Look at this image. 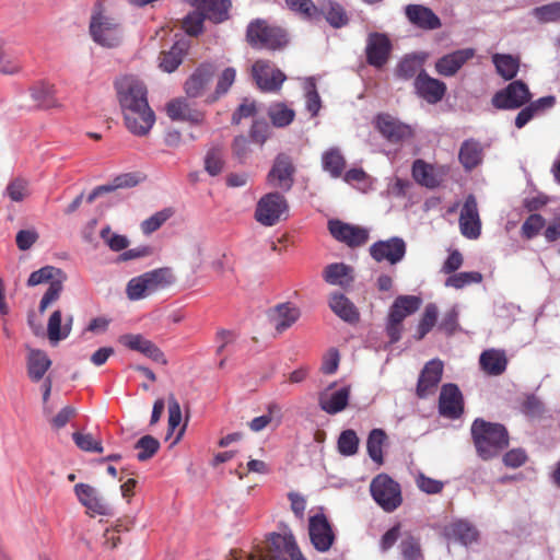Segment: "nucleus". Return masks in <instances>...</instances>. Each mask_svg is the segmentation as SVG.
I'll use <instances>...</instances> for the list:
<instances>
[{
	"label": "nucleus",
	"instance_id": "f257e3e1",
	"mask_svg": "<svg viewBox=\"0 0 560 560\" xmlns=\"http://www.w3.org/2000/svg\"><path fill=\"white\" fill-rule=\"evenodd\" d=\"M115 88L126 128L139 137L148 135L155 114L149 105L144 83L133 75H125L116 80Z\"/></svg>",
	"mask_w": 560,
	"mask_h": 560
},
{
	"label": "nucleus",
	"instance_id": "f03ea898",
	"mask_svg": "<svg viewBox=\"0 0 560 560\" xmlns=\"http://www.w3.org/2000/svg\"><path fill=\"white\" fill-rule=\"evenodd\" d=\"M470 433L477 455L482 460L497 457L509 445V433L503 424L475 419Z\"/></svg>",
	"mask_w": 560,
	"mask_h": 560
},
{
	"label": "nucleus",
	"instance_id": "7ed1b4c3",
	"mask_svg": "<svg viewBox=\"0 0 560 560\" xmlns=\"http://www.w3.org/2000/svg\"><path fill=\"white\" fill-rule=\"evenodd\" d=\"M90 34L100 46L114 48L121 44L124 31L120 22L115 16L105 13L101 4H97L91 15Z\"/></svg>",
	"mask_w": 560,
	"mask_h": 560
},
{
	"label": "nucleus",
	"instance_id": "20e7f679",
	"mask_svg": "<svg viewBox=\"0 0 560 560\" xmlns=\"http://www.w3.org/2000/svg\"><path fill=\"white\" fill-rule=\"evenodd\" d=\"M173 281L174 278L171 269H154L131 278L127 283L126 293L129 300L139 301L161 289L166 288L173 283Z\"/></svg>",
	"mask_w": 560,
	"mask_h": 560
},
{
	"label": "nucleus",
	"instance_id": "39448f33",
	"mask_svg": "<svg viewBox=\"0 0 560 560\" xmlns=\"http://www.w3.org/2000/svg\"><path fill=\"white\" fill-rule=\"evenodd\" d=\"M370 492L373 500L388 513L398 509L402 502L399 483L385 474H380L373 478Z\"/></svg>",
	"mask_w": 560,
	"mask_h": 560
},
{
	"label": "nucleus",
	"instance_id": "423d86ee",
	"mask_svg": "<svg viewBox=\"0 0 560 560\" xmlns=\"http://www.w3.org/2000/svg\"><path fill=\"white\" fill-rule=\"evenodd\" d=\"M530 100L528 85L522 80H514L493 94L491 104L500 110H514L522 108Z\"/></svg>",
	"mask_w": 560,
	"mask_h": 560
},
{
	"label": "nucleus",
	"instance_id": "0eeeda50",
	"mask_svg": "<svg viewBox=\"0 0 560 560\" xmlns=\"http://www.w3.org/2000/svg\"><path fill=\"white\" fill-rule=\"evenodd\" d=\"M246 37L248 43L256 48L276 49L287 43L283 30L270 26L264 20H256L247 26Z\"/></svg>",
	"mask_w": 560,
	"mask_h": 560
},
{
	"label": "nucleus",
	"instance_id": "6e6552de",
	"mask_svg": "<svg viewBox=\"0 0 560 560\" xmlns=\"http://www.w3.org/2000/svg\"><path fill=\"white\" fill-rule=\"evenodd\" d=\"M288 211V203L279 191L262 196L257 202L255 219L265 226L275 225Z\"/></svg>",
	"mask_w": 560,
	"mask_h": 560
},
{
	"label": "nucleus",
	"instance_id": "1a4fd4ad",
	"mask_svg": "<svg viewBox=\"0 0 560 560\" xmlns=\"http://www.w3.org/2000/svg\"><path fill=\"white\" fill-rule=\"evenodd\" d=\"M406 252V242L398 236L377 241L369 248L370 256L376 262L387 261L390 265L400 262L405 258Z\"/></svg>",
	"mask_w": 560,
	"mask_h": 560
},
{
	"label": "nucleus",
	"instance_id": "9d476101",
	"mask_svg": "<svg viewBox=\"0 0 560 560\" xmlns=\"http://www.w3.org/2000/svg\"><path fill=\"white\" fill-rule=\"evenodd\" d=\"M328 228L334 238L352 248L363 246L370 237V229L345 223L340 220H330Z\"/></svg>",
	"mask_w": 560,
	"mask_h": 560
},
{
	"label": "nucleus",
	"instance_id": "9b49d317",
	"mask_svg": "<svg viewBox=\"0 0 560 560\" xmlns=\"http://www.w3.org/2000/svg\"><path fill=\"white\" fill-rule=\"evenodd\" d=\"M252 75L264 92H277L285 80L284 73L267 60H257L252 67Z\"/></svg>",
	"mask_w": 560,
	"mask_h": 560
},
{
	"label": "nucleus",
	"instance_id": "f8f14e48",
	"mask_svg": "<svg viewBox=\"0 0 560 560\" xmlns=\"http://www.w3.org/2000/svg\"><path fill=\"white\" fill-rule=\"evenodd\" d=\"M295 167L291 158L284 153L276 156L272 167L267 175L268 184L282 191H289L294 183Z\"/></svg>",
	"mask_w": 560,
	"mask_h": 560
},
{
	"label": "nucleus",
	"instance_id": "ddd939ff",
	"mask_svg": "<svg viewBox=\"0 0 560 560\" xmlns=\"http://www.w3.org/2000/svg\"><path fill=\"white\" fill-rule=\"evenodd\" d=\"M308 534L312 545L320 552L328 551L335 541L331 525L323 513L310 517Z\"/></svg>",
	"mask_w": 560,
	"mask_h": 560
},
{
	"label": "nucleus",
	"instance_id": "4468645a",
	"mask_svg": "<svg viewBox=\"0 0 560 560\" xmlns=\"http://www.w3.org/2000/svg\"><path fill=\"white\" fill-rule=\"evenodd\" d=\"M464 411L463 395L457 385L444 384L439 397V412L447 419H458Z\"/></svg>",
	"mask_w": 560,
	"mask_h": 560
},
{
	"label": "nucleus",
	"instance_id": "2eb2a0df",
	"mask_svg": "<svg viewBox=\"0 0 560 560\" xmlns=\"http://www.w3.org/2000/svg\"><path fill=\"white\" fill-rule=\"evenodd\" d=\"M336 384L328 385L318 394V406L328 415H337L343 411L350 398V387L342 386L335 389Z\"/></svg>",
	"mask_w": 560,
	"mask_h": 560
},
{
	"label": "nucleus",
	"instance_id": "dca6fc26",
	"mask_svg": "<svg viewBox=\"0 0 560 560\" xmlns=\"http://www.w3.org/2000/svg\"><path fill=\"white\" fill-rule=\"evenodd\" d=\"M459 228L462 234L467 238L476 240L480 235L481 222L479 218L477 200L472 195H469L466 198L460 209Z\"/></svg>",
	"mask_w": 560,
	"mask_h": 560
},
{
	"label": "nucleus",
	"instance_id": "f3484780",
	"mask_svg": "<svg viewBox=\"0 0 560 560\" xmlns=\"http://www.w3.org/2000/svg\"><path fill=\"white\" fill-rule=\"evenodd\" d=\"M444 364L440 359H432L423 366L417 384V395L424 398L432 394L441 382Z\"/></svg>",
	"mask_w": 560,
	"mask_h": 560
},
{
	"label": "nucleus",
	"instance_id": "a211bd4d",
	"mask_svg": "<svg viewBox=\"0 0 560 560\" xmlns=\"http://www.w3.org/2000/svg\"><path fill=\"white\" fill-rule=\"evenodd\" d=\"M417 94L429 104L439 103L446 92L444 82L431 78L424 70H421L413 82Z\"/></svg>",
	"mask_w": 560,
	"mask_h": 560
},
{
	"label": "nucleus",
	"instance_id": "6ab92c4d",
	"mask_svg": "<svg viewBox=\"0 0 560 560\" xmlns=\"http://www.w3.org/2000/svg\"><path fill=\"white\" fill-rule=\"evenodd\" d=\"M392 44L386 35L371 33L366 39V60L375 68H382L388 60Z\"/></svg>",
	"mask_w": 560,
	"mask_h": 560
},
{
	"label": "nucleus",
	"instance_id": "aec40b11",
	"mask_svg": "<svg viewBox=\"0 0 560 560\" xmlns=\"http://www.w3.org/2000/svg\"><path fill=\"white\" fill-rule=\"evenodd\" d=\"M474 48H462L446 54L435 62V70L443 77H453L470 59L475 57Z\"/></svg>",
	"mask_w": 560,
	"mask_h": 560
},
{
	"label": "nucleus",
	"instance_id": "412c9836",
	"mask_svg": "<svg viewBox=\"0 0 560 560\" xmlns=\"http://www.w3.org/2000/svg\"><path fill=\"white\" fill-rule=\"evenodd\" d=\"M74 493L79 502L88 509L89 512L97 515H108L110 508L98 491L88 483H77Z\"/></svg>",
	"mask_w": 560,
	"mask_h": 560
},
{
	"label": "nucleus",
	"instance_id": "4be33fe9",
	"mask_svg": "<svg viewBox=\"0 0 560 560\" xmlns=\"http://www.w3.org/2000/svg\"><path fill=\"white\" fill-rule=\"evenodd\" d=\"M444 535L447 539L454 540L465 547L477 542L479 538V532L476 526L464 518H457L445 526Z\"/></svg>",
	"mask_w": 560,
	"mask_h": 560
},
{
	"label": "nucleus",
	"instance_id": "5701e85b",
	"mask_svg": "<svg viewBox=\"0 0 560 560\" xmlns=\"http://www.w3.org/2000/svg\"><path fill=\"white\" fill-rule=\"evenodd\" d=\"M376 127L393 143H397L411 135V129L408 125L400 122L388 114H381L376 117Z\"/></svg>",
	"mask_w": 560,
	"mask_h": 560
},
{
	"label": "nucleus",
	"instance_id": "b1692460",
	"mask_svg": "<svg viewBox=\"0 0 560 560\" xmlns=\"http://www.w3.org/2000/svg\"><path fill=\"white\" fill-rule=\"evenodd\" d=\"M408 21L422 30L433 31L441 27L440 18L430 9L421 4H408L405 7Z\"/></svg>",
	"mask_w": 560,
	"mask_h": 560
},
{
	"label": "nucleus",
	"instance_id": "393cba45",
	"mask_svg": "<svg viewBox=\"0 0 560 560\" xmlns=\"http://www.w3.org/2000/svg\"><path fill=\"white\" fill-rule=\"evenodd\" d=\"M267 544V559H269L270 555L288 553L291 560H306L299 550L292 535L271 533Z\"/></svg>",
	"mask_w": 560,
	"mask_h": 560
},
{
	"label": "nucleus",
	"instance_id": "a878e982",
	"mask_svg": "<svg viewBox=\"0 0 560 560\" xmlns=\"http://www.w3.org/2000/svg\"><path fill=\"white\" fill-rule=\"evenodd\" d=\"M214 73L215 67L212 63L200 65L185 83L186 94L189 97L201 96L212 81Z\"/></svg>",
	"mask_w": 560,
	"mask_h": 560
},
{
	"label": "nucleus",
	"instance_id": "bb28decb",
	"mask_svg": "<svg viewBox=\"0 0 560 560\" xmlns=\"http://www.w3.org/2000/svg\"><path fill=\"white\" fill-rule=\"evenodd\" d=\"M300 310L292 303L285 302L276 305L268 312V317L278 332L290 328L300 317Z\"/></svg>",
	"mask_w": 560,
	"mask_h": 560
},
{
	"label": "nucleus",
	"instance_id": "cd10ccee",
	"mask_svg": "<svg viewBox=\"0 0 560 560\" xmlns=\"http://www.w3.org/2000/svg\"><path fill=\"white\" fill-rule=\"evenodd\" d=\"M167 116L172 120L188 121L199 125L203 121V113L191 107L186 98L179 97L166 105Z\"/></svg>",
	"mask_w": 560,
	"mask_h": 560
},
{
	"label": "nucleus",
	"instance_id": "c85d7f7f",
	"mask_svg": "<svg viewBox=\"0 0 560 560\" xmlns=\"http://www.w3.org/2000/svg\"><path fill=\"white\" fill-rule=\"evenodd\" d=\"M189 3L213 23H221L229 19L230 0H189Z\"/></svg>",
	"mask_w": 560,
	"mask_h": 560
},
{
	"label": "nucleus",
	"instance_id": "c756f323",
	"mask_svg": "<svg viewBox=\"0 0 560 560\" xmlns=\"http://www.w3.org/2000/svg\"><path fill=\"white\" fill-rule=\"evenodd\" d=\"M322 168L331 178H339L346 168V159L338 147H331L322 153Z\"/></svg>",
	"mask_w": 560,
	"mask_h": 560
},
{
	"label": "nucleus",
	"instance_id": "7c9ffc66",
	"mask_svg": "<svg viewBox=\"0 0 560 560\" xmlns=\"http://www.w3.org/2000/svg\"><path fill=\"white\" fill-rule=\"evenodd\" d=\"M61 312L59 310L54 311L47 323V336L49 341L54 345L68 338L71 332L73 317L71 315L68 316L63 325H61Z\"/></svg>",
	"mask_w": 560,
	"mask_h": 560
},
{
	"label": "nucleus",
	"instance_id": "2f4dec72",
	"mask_svg": "<svg viewBox=\"0 0 560 560\" xmlns=\"http://www.w3.org/2000/svg\"><path fill=\"white\" fill-rule=\"evenodd\" d=\"M479 363L487 374L500 375L505 371L508 360L503 350L488 349L480 354Z\"/></svg>",
	"mask_w": 560,
	"mask_h": 560
},
{
	"label": "nucleus",
	"instance_id": "473e14b6",
	"mask_svg": "<svg viewBox=\"0 0 560 560\" xmlns=\"http://www.w3.org/2000/svg\"><path fill=\"white\" fill-rule=\"evenodd\" d=\"M412 177L418 184L427 188H435L442 180L435 168L420 159L412 164Z\"/></svg>",
	"mask_w": 560,
	"mask_h": 560
},
{
	"label": "nucleus",
	"instance_id": "72a5a7b5",
	"mask_svg": "<svg viewBox=\"0 0 560 560\" xmlns=\"http://www.w3.org/2000/svg\"><path fill=\"white\" fill-rule=\"evenodd\" d=\"M331 311L342 320L354 324L359 320V312L354 304L341 293H335L329 301Z\"/></svg>",
	"mask_w": 560,
	"mask_h": 560
},
{
	"label": "nucleus",
	"instance_id": "f704fd0d",
	"mask_svg": "<svg viewBox=\"0 0 560 560\" xmlns=\"http://www.w3.org/2000/svg\"><path fill=\"white\" fill-rule=\"evenodd\" d=\"M50 365L51 361L46 352L39 349L30 350L27 355V373L33 382L40 381Z\"/></svg>",
	"mask_w": 560,
	"mask_h": 560
},
{
	"label": "nucleus",
	"instance_id": "c9c22d12",
	"mask_svg": "<svg viewBox=\"0 0 560 560\" xmlns=\"http://www.w3.org/2000/svg\"><path fill=\"white\" fill-rule=\"evenodd\" d=\"M480 143L472 139L465 140L459 149L458 159L466 171H471L481 162Z\"/></svg>",
	"mask_w": 560,
	"mask_h": 560
},
{
	"label": "nucleus",
	"instance_id": "e433bc0d",
	"mask_svg": "<svg viewBox=\"0 0 560 560\" xmlns=\"http://www.w3.org/2000/svg\"><path fill=\"white\" fill-rule=\"evenodd\" d=\"M492 62L500 77L504 80H513L520 69V59L508 54H494Z\"/></svg>",
	"mask_w": 560,
	"mask_h": 560
},
{
	"label": "nucleus",
	"instance_id": "4c0bfd02",
	"mask_svg": "<svg viewBox=\"0 0 560 560\" xmlns=\"http://www.w3.org/2000/svg\"><path fill=\"white\" fill-rule=\"evenodd\" d=\"M386 440H387V435H386L385 431L382 429H373L368 436V441H366L368 454H369L370 458L378 465L383 464V462H384L383 445Z\"/></svg>",
	"mask_w": 560,
	"mask_h": 560
},
{
	"label": "nucleus",
	"instance_id": "58836bf2",
	"mask_svg": "<svg viewBox=\"0 0 560 560\" xmlns=\"http://www.w3.org/2000/svg\"><path fill=\"white\" fill-rule=\"evenodd\" d=\"M186 45L175 43L168 51L161 55L160 67L165 72H173L182 63Z\"/></svg>",
	"mask_w": 560,
	"mask_h": 560
},
{
	"label": "nucleus",
	"instance_id": "ea45409f",
	"mask_svg": "<svg viewBox=\"0 0 560 560\" xmlns=\"http://www.w3.org/2000/svg\"><path fill=\"white\" fill-rule=\"evenodd\" d=\"M63 276H66V273L60 268L54 266H45L30 275L27 279V285L36 287L43 283L50 284L56 281L57 278L60 279L63 278Z\"/></svg>",
	"mask_w": 560,
	"mask_h": 560
},
{
	"label": "nucleus",
	"instance_id": "a19ab883",
	"mask_svg": "<svg viewBox=\"0 0 560 560\" xmlns=\"http://www.w3.org/2000/svg\"><path fill=\"white\" fill-rule=\"evenodd\" d=\"M32 100L39 106L49 107L54 103L55 89L52 84L40 81L30 88Z\"/></svg>",
	"mask_w": 560,
	"mask_h": 560
},
{
	"label": "nucleus",
	"instance_id": "79ce46f5",
	"mask_svg": "<svg viewBox=\"0 0 560 560\" xmlns=\"http://www.w3.org/2000/svg\"><path fill=\"white\" fill-rule=\"evenodd\" d=\"M405 299H400L396 304H393L389 308L388 320L386 325V332L389 337L390 343H395L400 339L401 336V322L404 320V315L398 313V307L404 302Z\"/></svg>",
	"mask_w": 560,
	"mask_h": 560
},
{
	"label": "nucleus",
	"instance_id": "37998d69",
	"mask_svg": "<svg viewBox=\"0 0 560 560\" xmlns=\"http://www.w3.org/2000/svg\"><path fill=\"white\" fill-rule=\"evenodd\" d=\"M423 58L417 55L405 56L397 65L396 75L402 80H409L413 78L417 72L421 69Z\"/></svg>",
	"mask_w": 560,
	"mask_h": 560
},
{
	"label": "nucleus",
	"instance_id": "c03bdc74",
	"mask_svg": "<svg viewBox=\"0 0 560 560\" xmlns=\"http://www.w3.org/2000/svg\"><path fill=\"white\" fill-rule=\"evenodd\" d=\"M30 195V182L22 177L11 179L4 190V196L13 202H22Z\"/></svg>",
	"mask_w": 560,
	"mask_h": 560
},
{
	"label": "nucleus",
	"instance_id": "a18cd8bd",
	"mask_svg": "<svg viewBox=\"0 0 560 560\" xmlns=\"http://www.w3.org/2000/svg\"><path fill=\"white\" fill-rule=\"evenodd\" d=\"M305 107L312 117H315L320 107L322 100L316 89L314 78H307L304 82Z\"/></svg>",
	"mask_w": 560,
	"mask_h": 560
},
{
	"label": "nucleus",
	"instance_id": "49530a36",
	"mask_svg": "<svg viewBox=\"0 0 560 560\" xmlns=\"http://www.w3.org/2000/svg\"><path fill=\"white\" fill-rule=\"evenodd\" d=\"M351 269L345 264H331L324 271V279L329 284L345 285L349 282Z\"/></svg>",
	"mask_w": 560,
	"mask_h": 560
},
{
	"label": "nucleus",
	"instance_id": "de8ad7c7",
	"mask_svg": "<svg viewBox=\"0 0 560 560\" xmlns=\"http://www.w3.org/2000/svg\"><path fill=\"white\" fill-rule=\"evenodd\" d=\"M275 416L278 417L277 424L280 423L281 408L278 404H269L267 407V413L254 418L248 422V427L253 432H260L265 430L269 423L272 422Z\"/></svg>",
	"mask_w": 560,
	"mask_h": 560
},
{
	"label": "nucleus",
	"instance_id": "09e8293b",
	"mask_svg": "<svg viewBox=\"0 0 560 560\" xmlns=\"http://www.w3.org/2000/svg\"><path fill=\"white\" fill-rule=\"evenodd\" d=\"M268 115L273 126L282 128L290 125L294 118V110L284 104H273L268 109Z\"/></svg>",
	"mask_w": 560,
	"mask_h": 560
},
{
	"label": "nucleus",
	"instance_id": "8fccbe9b",
	"mask_svg": "<svg viewBox=\"0 0 560 560\" xmlns=\"http://www.w3.org/2000/svg\"><path fill=\"white\" fill-rule=\"evenodd\" d=\"M322 11L326 14L327 22L338 28L347 24L348 18L342 7L336 2L328 1L322 4Z\"/></svg>",
	"mask_w": 560,
	"mask_h": 560
},
{
	"label": "nucleus",
	"instance_id": "3c124183",
	"mask_svg": "<svg viewBox=\"0 0 560 560\" xmlns=\"http://www.w3.org/2000/svg\"><path fill=\"white\" fill-rule=\"evenodd\" d=\"M482 275L478 271H463L450 276L445 280V285L454 289H463L471 283H480Z\"/></svg>",
	"mask_w": 560,
	"mask_h": 560
},
{
	"label": "nucleus",
	"instance_id": "603ef678",
	"mask_svg": "<svg viewBox=\"0 0 560 560\" xmlns=\"http://www.w3.org/2000/svg\"><path fill=\"white\" fill-rule=\"evenodd\" d=\"M399 550L404 560H423L420 540L413 536L404 537Z\"/></svg>",
	"mask_w": 560,
	"mask_h": 560
},
{
	"label": "nucleus",
	"instance_id": "864d4df0",
	"mask_svg": "<svg viewBox=\"0 0 560 560\" xmlns=\"http://www.w3.org/2000/svg\"><path fill=\"white\" fill-rule=\"evenodd\" d=\"M532 15L540 23L560 21V1L536 7L532 10Z\"/></svg>",
	"mask_w": 560,
	"mask_h": 560
},
{
	"label": "nucleus",
	"instance_id": "5fc2aeb1",
	"mask_svg": "<svg viewBox=\"0 0 560 560\" xmlns=\"http://www.w3.org/2000/svg\"><path fill=\"white\" fill-rule=\"evenodd\" d=\"M135 448L138 450L137 458L140 462L150 459L160 448V442L152 435H144L137 441Z\"/></svg>",
	"mask_w": 560,
	"mask_h": 560
},
{
	"label": "nucleus",
	"instance_id": "6e6d98bb",
	"mask_svg": "<svg viewBox=\"0 0 560 560\" xmlns=\"http://www.w3.org/2000/svg\"><path fill=\"white\" fill-rule=\"evenodd\" d=\"M359 447V438L357 433L351 430H345L340 433L338 439V451L343 456H352L357 454Z\"/></svg>",
	"mask_w": 560,
	"mask_h": 560
},
{
	"label": "nucleus",
	"instance_id": "4d7b16f0",
	"mask_svg": "<svg viewBox=\"0 0 560 560\" xmlns=\"http://www.w3.org/2000/svg\"><path fill=\"white\" fill-rule=\"evenodd\" d=\"M235 77H236V71L234 68H230V67L225 68L223 70V72L221 73V75L219 77L214 94L209 96L207 102L213 103L219 97L224 95L229 91V89L232 86V84L234 83Z\"/></svg>",
	"mask_w": 560,
	"mask_h": 560
},
{
	"label": "nucleus",
	"instance_id": "13d9d810",
	"mask_svg": "<svg viewBox=\"0 0 560 560\" xmlns=\"http://www.w3.org/2000/svg\"><path fill=\"white\" fill-rule=\"evenodd\" d=\"M66 279L67 277L63 276V278H57L56 281L49 284L47 291L44 293L39 302L38 310L40 313H44L50 304H52L60 298V294L63 289V282L66 281Z\"/></svg>",
	"mask_w": 560,
	"mask_h": 560
},
{
	"label": "nucleus",
	"instance_id": "bf43d9fd",
	"mask_svg": "<svg viewBox=\"0 0 560 560\" xmlns=\"http://www.w3.org/2000/svg\"><path fill=\"white\" fill-rule=\"evenodd\" d=\"M223 168V153L219 147L208 150L205 158V170L211 176H217Z\"/></svg>",
	"mask_w": 560,
	"mask_h": 560
},
{
	"label": "nucleus",
	"instance_id": "052dcab7",
	"mask_svg": "<svg viewBox=\"0 0 560 560\" xmlns=\"http://www.w3.org/2000/svg\"><path fill=\"white\" fill-rule=\"evenodd\" d=\"M173 215L171 208L163 209L141 223V230L144 234L149 235L159 230Z\"/></svg>",
	"mask_w": 560,
	"mask_h": 560
},
{
	"label": "nucleus",
	"instance_id": "680f3d73",
	"mask_svg": "<svg viewBox=\"0 0 560 560\" xmlns=\"http://www.w3.org/2000/svg\"><path fill=\"white\" fill-rule=\"evenodd\" d=\"M100 235L113 252L124 250L129 245V240L125 235L112 233L108 225L101 230Z\"/></svg>",
	"mask_w": 560,
	"mask_h": 560
},
{
	"label": "nucleus",
	"instance_id": "e2e57ef3",
	"mask_svg": "<svg viewBox=\"0 0 560 560\" xmlns=\"http://www.w3.org/2000/svg\"><path fill=\"white\" fill-rule=\"evenodd\" d=\"M206 20L202 12L196 9L189 13L183 21V28L191 36H197L203 30V21Z\"/></svg>",
	"mask_w": 560,
	"mask_h": 560
},
{
	"label": "nucleus",
	"instance_id": "0e129e2a",
	"mask_svg": "<svg viewBox=\"0 0 560 560\" xmlns=\"http://www.w3.org/2000/svg\"><path fill=\"white\" fill-rule=\"evenodd\" d=\"M72 439L75 445L85 452L102 453L103 446L100 441H96L92 434H82L75 432L72 434Z\"/></svg>",
	"mask_w": 560,
	"mask_h": 560
},
{
	"label": "nucleus",
	"instance_id": "69168bd1",
	"mask_svg": "<svg viewBox=\"0 0 560 560\" xmlns=\"http://www.w3.org/2000/svg\"><path fill=\"white\" fill-rule=\"evenodd\" d=\"M545 225V219L540 214H530L522 225V234L530 240L535 237Z\"/></svg>",
	"mask_w": 560,
	"mask_h": 560
},
{
	"label": "nucleus",
	"instance_id": "338daca9",
	"mask_svg": "<svg viewBox=\"0 0 560 560\" xmlns=\"http://www.w3.org/2000/svg\"><path fill=\"white\" fill-rule=\"evenodd\" d=\"M257 112L256 103L253 100L244 98L242 104L232 115V124L238 125L242 119L253 117Z\"/></svg>",
	"mask_w": 560,
	"mask_h": 560
},
{
	"label": "nucleus",
	"instance_id": "774afa93",
	"mask_svg": "<svg viewBox=\"0 0 560 560\" xmlns=\"http://www.w3.org/2000/svg\"><path fill=\"white\" fill-rule=\"evenodd\" d=\"M38 237L39 235L35 229L21 230L15 237L16 246L20 250H28Z\"/></svg>",
	"mask_w": 560,
	"mask_h": 560
}]
</instances>
